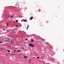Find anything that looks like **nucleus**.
<instances>
[{"label": "nucleus", "instance_id": "obj_1", "mask_svg": "<svg viewBox=\"0 0 64 64\" xmlns=\"http://www.w3.org/2000/svg\"><path fill=\"white\" fill-rule=\"evenodd\" d=\"M29 46H30L31 47L33 48L34 47V45L33 44H30L28 45Z\"/></svg>", "mask_w": 64, "mask_h": 64}, {"label": "nucleus", "instance_id": "obj_2", "mask_svg": "<svg viewBox=\"0 0 64 64\" xmlns=\"http://www.w3.org/2000/svg\"><path fill=\"white\" fill-rule=\"evenodd\" d=\"M10 39H8V38H7L6 40V42H8V41H10Z\"/></svg>", "mask_w": 64, "mask_h": 64}, {"label": "nucleus", "instance_id": "obj_3", "mask_svg": "<svg viewBox=\"0 0 64 64\" xmlns=\"http://www.w3.org/2000/svg\"><path fill=\"white\" fill-rule=\"evenodd\" d=\"M24 22H28L27 21V20H23Z\"/></svg>", "mask_w": 64, "mask_h": 64}, {"label": "nucleus", "instance_id": "obj_4", "mask_svg": "<svg viewBox=\"0 0 64 64\" xmlns=\"http://www.w3.org/2000/svg\"><path fill=\"white\" fill-rule=\"evenodd\" d=\"M21 52V50H17V52Z\"/></svg>", "mask_w": 64, "mask_h": 64}, {"label": "nucleus", "instance_id": "obj_5", "mask_svg": "<svg viewBox=\"0 0 64 64\" xmlns=\"http://www.w3.org/2000/svg\"><path fill=\"white\" fill-rule=\"evenodd\" d=\"M33 16H32L30 18V20H32L33 19Z\"/></svg>", "mask_w": 64, "mask_h": 64}, {"label": "nucleus", "instance_id": "obj_6", "mask_svg": "<svg viewBox=\"0 0 64 64\" xmlns=\"http://www.w3.org/2000/svg\"><path fill=\"white\" fill-rule=\"evenodd\" d=\"M29 26L28 25V26H27V27L26 28V29L27 30H28V28H29Z\"/></svg>", "mask_w": 64, "mask_h": 64}, {"label": "nucleus", "instance_id": "obj_7", "mask_svg": "<svg viewBox=\"0 0 64 64\" xmlns=\"http://www.w3.org/2000/svg\"><path fill=\"white\" fill-rule=\"evenodd\" d=\"M7 51H8V52H10V50H7Z\"/></svg>", "mask_w": 64, "mask_h": 64}, {"label": "nucleus", "instance_id": "obj_8", "mask_svg": "<svg viewBox=\"0 0 64 64\" xmlns=\"http://www.w3.org/2000/svg\"><path fill=\"white\" fill-rule=\"evenodd\" d=\"M31 41L32 42H34V40H33V39H32Z\"/></svg>", "mask_w": 64, "mask_h": 64}, {"label": "nucleus", "instance_id": "obj_9", "mask_svg": "<svg viewBox=\"0 0 64 64\" xmlns=\"http://www.w3.org/2000/svg\"><path fill=\"white\" fill-rule=\"evenodd\" d=\"M24 58H27V56H24Z\"/></svg>", "mask_w": 64, "mask_h": 64}, {"label": "nucleus", "instance_id": "obj_10", "mask_svg": "<svg viewBox=\"0 0 64 64\" xmlns=\"http://www.w3.org/2000/svg\"><path fill=\"white\" fill-rule=\"evenodd\" d=\"M9 25V24L8 23H7V24H6V26H8Z\"/></svg>", "mask_w": 64, "mask_h": 64}, {"label": "nucleus", "instance_id": "obj_11", "mask_svg": "<svg viewBox=\"0 0 64 64\" xmlns=\"http://www.w3.org/2000/svg\"><path fill=\"white\" fill-rule=\"evenodd\" d=\"M37 58H38V59H39L40 58V57L39 56H38L37 57Z\"/></svg>", "mask_w": 64, "mask_h": 64}, {"label": "nucleus", "instance_id": "obj_12", "mask_svg": "<svg viewBox=\"0 0 64 64\" xmlns=\"http://www.w3.org/2000/svg\"><path fill=\"white\" fill-rule=\"evenodd\" d=\"M16 22H18V20H16Z\"/></svg>", "mask_w": 64, "mask_h": 64}, {"label": "nucleus", "instance_id": "obj_13", "mask_svg": "<svg viewBox=\"0 0 64 64\" xmlns=\"http://www.w3.org/2000/svg\"><path fill=\"white\" fill-rule=\"evenodd\" d=\"M14 52H16V51L15 50H14Z\"/></svg>", "mask_w": 64, "mask_h": 64}, {"label": "nucleus", "instance_id": "obj_14", "mask_svg": "<svg viewBox=\"0 0 64 64\" xmlns=\"http://www.w3.org/2000/svg\"><path fill=\"white\" fill-rule=\"evenodd\" d=\"M5 30H6V29H3V30H4V31H5Z\"/></svg>", "mask_w": 64, "mask_h": 64}, {"label": "nucleus", "instance_id": "obj_15", "mask_svg": "<svg viewBox=\"0 0 64 64\" xmlns=\"http://www.w3.org/2000/svg\"><path fill=\"white\" fill-rule=\"evenodd\" d=\"M16 27H18V25H16L15 26Z\"/></svg>", "mask_w": 64, "mask_h": 64}, {"label": "nucleus", "instance_id": "obj_16", "mask_svg": "<svg viewBox=\"0 0 64 64\" xmlns=\"http://www.w3.org/2000/svg\"><path fill=\"white\" fill-rule=\"evenodd\" d=\"M0 43H2V42L0 41Z\"/></svg>", "mask_w": 64, "mask_h": 64}, {"label": "nucleus", "instance_id": "obj_17", "mask_svg": "<svg viewBox=\"0 0 64 64\" xmlns=\"http://www.w3.org/2000/svg\"><path fill=\"white\" fill-rule=\"evenodd\" d=\"M11 18H12V16H11Z\"/></svg>", "mask_w": 64, "mask_h": 64}, {"label": "nucleus", "instance_id": "obj_18", "mask_svg": "<svg viewBox=\"0 0 64 64\" xmlns=\"http://www.w3.org/2000/svg\"><path fill=\"white\" fill-rule=\"evenodd\" d=\"M9 16H8V18H9Z\"/></svg>", "mask_w": 64, "mask_h": 64}, {"label": "nucleus", "instance_id": "obj_19", "mask_svg": "<svg viewBox=\"0 0 64 64\" xmlns=\"http://www.w3.org/2000/svg\"><path fill=\"white\" fill-rule=\"evenodd\" d=\"M26 40H27V38H26Z\"/></svg>", "mask_w": 64, "mask_h": 64}, {"label": "nucleus", "instance_id": "obj_20", "mask_svg": "<svg viewBox=\"0 0 64 64\" xmlns=\"http://www.w3.org/2000/svg\"><path fill=\"white\" fill-rule=\"evenodd\" d=\"M22 49H24V48H22Z\"/></svg>", "mask_w": 64, "mask_h": 64}, {"label": "nucleus", "instance_id": "obj_21", "mask_svg": "<svg viewBox=\"0 0 64 64\" xmlns=\"http://www.w3.org/2000/svg\"><path fill=\"white\" fill-rule=\"evenodd\" d=\"M31 60L30 59L29 60V61H31Z\"/></svg>", "mask_w": 64, "mask_h": 64}, {"label": "nucleus", "instance_id": "obj_22", "mask_svg": "<svg viewBox=\"0 0 64 64\" xmlns=\"http://www.w3.org/2000/svg\"><path fill=\"white\" fill-rule=\"evenodd\" d=\"M12 42H13V43H14V41H12Z\"/></svg>", "mask_w": 64, "mask_h": 64}, {"label": "nucleus", "instance_id": "obj_23", "mask_svg": "<svg viewBox=\"0 0 64 64\" xmlns=\"http://www.w3.org/2000/svg\"><path fill=\"white\" fill-rule=\"evenodd\" d=\"M14 55V54H12V56H13V55Z\"/></svg>", "mask_w": 64, "mask_h": 64}, {"label": "nucleus", "instance_id": "obj_24", "mask_svg": "<svg viewBox=\"0 0 64 64\" xmlns=\"http://www.w3.org/2000/svg\"><path fill=\"white\" fill-rule=\"evenodd\" d=\"M10 41H12V40H10Z\"/></svg>", "mask_w": 64, "mask_h": 64}, {"label": "nucleus", "instance_id": "obj_25", "mask_svg": "<svg viewBox=\"0 0 64 64\" xmlns=\"http://www.w3.org/2000/svg\"><path fill=\"white\" fill-rule=\"evenodd\" d=\"M29 63H30V61H29Z\"/></svg>", "mask_w": 64, "mask_h": 64}, {"label": "nucleus", "instance_id": "obj_26", "mask_svg": "<svg viewBox=\"0 0 64 64\" xmlns=\"http://www.w3.org/2000/svg\"><path fill=\"white\" fill-rule=\"evenodd\" d=\"M14 55H16V54H14Z\"/></svg>", "mask_w": 64, "mask_h": 64}, {"label": "nucleus", "instance_id": "obj_27", "mask_svg": "<svg viewBox=\"0 0 64 64\" xmlns=\"http://www.w3.org/2000/svg\"><path fill=\"white\" fill-rule=\"evenodd\" d=\"M8 47H10V46H8Z\"/></svg>", "mask_w": 64, "mask_h": 64}, {"label": "nucleus", "instance_id": "obj_28", "mask_svg": "<svg viewBox=\"0 0 64 64\" xmlns=\"http://www.w3.org/2000/svg\"><path fill=\"white\" fill-rule=\"evenodd\" d=\"M17 3H18H18H17Z\"/></svg>", "mask_w": 64, "mask_h": 64}, {"label": "nucleus", "instance_id": "obj_29", "mask_svg": "<svg viewBox=\"0 0 64 64\" xmlns=\"http://www.w3.org/2000/svg\"><path fill=\"white\" fill-rule=\"evenodd\" d=\"M18 6H19V5Z\"/></svg>", "mask_w": 64, "mask_h": 64}]
</instances>
